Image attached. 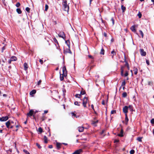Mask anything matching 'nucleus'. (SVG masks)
<instances>
[{
  "instance_id": "1",
  "label": "nucleus",
  "mask_w": 154,
  "mask_h": 154,
  "mask_svg": "<svg viewBox=\"0 0 154 154\" xmlns=\"http://www.w3.org/2000/svg\"><path fill=\"white\" fill-rule=\"evenodd\" d=\"M62 5L64 11L68 12L69 10V7L67 4L66 0H63L62 2Z\"/></svg>"
},
{
  "instance_id": "2",
  "label": "nucleus",
  "mask_w": 154,
  "mask_h": 154,
  "mask_svg": "<svg viewBox=\"0 0 154 154\" xmlns=\"http://www.w3.org/2000/svg\"><path fill=\"white\" fill-rule=\"evenodd\" d=\"M67 45L68 47V48H66L64 50V53L66 54L67 53H69L71 54H72V52L70 49V45L69 44H67Z\"/></svg>"
},
{
  "instance_id": "3",
  "label": "nucleus",
  "mask_w": 154,
  "mask_h": 154,
  "mask_svg": "<svg viewBox=\"0 0 154 154\" xmlns=\"http://www.w3.org/2000/svg\"><path fill=\"white\" fill-rule=\"evenodd\" d=\"M88 99L86 97H85L83 100L82 104L84 107H86V104L87 103Z\"/></svg>"
},
{
  "instance_id": "4",
  "label": "nucleus",
  "mask_w": 154,
  "mask_h": 154,
  "mask_svg": "<svg viewBox=\"0 0 154 154\" xmlns=\"http://www.w3.org/2000/svg\"><path fill=\"white\" fill-rule=\"evenodd\" d=\"M62 71L63 73L62 75H64L65 77L67 75V71L65 66H64L62 68Z\"/></svg>"
},
{
  "instance_id": "5",
  "label": "nucleus",
  "mask_w": 154,
  "mask_h": 154,
  "mask_svg": "<svg viewBox=\"0 0 154 154\" xmlns=\"http://www.w3.org/2000/svg\"><path fill=\"white\" fill-rule=\"evenodd\" d=\"M58 36L59 37H61L64 39H65V35L64 32H60L58 34Z\"/></svg>"
},
{
  "instance_id": "6",
  "label": "nucleus",
  "mask_w": 154,
  "mask_h": 154,
  "mask_svg": "<svg viewBox=\"0 0 154 154\" xmlns=\"http://www.w3.org/2000/svg\"><path fill=\"white\" fill-rule=\"evenodd\" d=\"M9 119L8 117V116H5L2 117L0 118V121L1 122L5 121L8 120Z\"/></svg>"
},
{
  "instance_id": "7",
  "label": "nucleus",
  "mask_w": 154,
  "mask_h": 154,
  "mask_svg": "<svg viewBox=\"0 0 154 154\" xmlns=\"http://www.w3.org/2000/svg\"><path fill=\"white\" fill-rule=\"evenodd\" d=\"M128 107L127 106H125L123 108V112L125 114H127L128 112Z\"/></svg>"
},
{
  "instance_id": "8",
  "label": "nucleus",
  "mask_w": 154,
  "mask_h": 154,
  "mask_svg": "<svg viewBox=\"0 0 154 154\" xmlns=\"http://www.w3.org/2000/svg\"><path fill=\"white\" fill-rule=\"evenodd\" d=\"M82 152V150L81 149H80L78 150H76L72 154H80Z\"/></svg>"
},
{
  "instance_id": "9",
  "label": "nucleus",
  "mask_w": 154,
  "mask_h": 154,
  "mask_svg": "<svg viewBox=\"0 0 154 154\" xmlns=\"http://www.w3.org/2000/svg\"><path fill=\"white\" fill-rule=\"evenodd\" d=\"M140 52L141 55L142 56H145L146 54V52L144 51L143 49H140Z\"/></svg>"
},
{
  "instance_id": "10",
  "label": "nucleus",
  "mask_w": 154,
  "mask_h": 154,
  "mask_svg": "<svg viewBox=\"0 0 154 154\" xmlns=\"http://www.w3.org/2000/svg\"><path fill=\"white\" fill-rule=\"evenodd\" d=\"M34 111L32 110H31L29 111V112L27 113V116H32Z\"/></svg>"
},
{
  "instance_id": "11",
  "label": "nucleus",
  "mask_w": 154,
  "mask_h": 154,
  "mask_svg": "<svg viewBox=\"0 0 154 154\" xmlns=\"http://www.w3.org/2000/svg\"><path fill=\"white\" fill-rule=\"evenodd\" d=\"M125 68L124 66H122L121 68V74L122 76H123V72L124 71V68Z\"/></svg>"
},
{
  "instance_id": "12",
  "label": "nucleus",
  "mask_w": 154,
  "mask_h": 154,
  "mask_svg": "<svg viewBox=\"0 0 154 154\" xmlns=\"http://www.w3.org/2000/svg\"><path fill=\"white\" fill-rule=\"evenodd\" d=\"M11 124L10 123V120L8 121L6 123V127L8 128H9L10 125H11Z\"/></svg>"
},
{
  "instance_id": "13",
  "label": "nucleus",
  "mask_w": 154,
  "mask_h": 154,
  "mask_svg": "<svg viewBox=\"0 0 154 154\" xmlns=\"http://www.w3.org/2000/svg\"><path fill=\"white\" fill-rule=\"evenodd\" d=\"M125 124L127 125L128 124V117L127 114L125 115Z\"/></svg>"
},
{
  "instance_id": "14",
  "label": "nucleus",
  "mask_w": 154,
  "mask_h": 154,
  "mask_svg": "<svg viewBox=\"0 0 154 154\" xmlns=\"http://www.w3.org/2000/svg\"><path fill=\"white\" fill-rule=\"evenodd\" d=\"M24 68L25 70H27L28 68V66L27 63H24Z\"/></svg>"
},
{
  "instance_id": "15",
  "label": "nucleus",
  "mask_w": 154,
  "mask_h": 154,
  "mask_svg": "<svg viewBox=\"0 0 154 154\" xmlns=\"http://www.w3.org/2000/svg\"><path fill=\"white\" fill-rule=\"evenodd\" d=\"M84 127H78V130L80 132H82L84 131Z\"/></svg>"
},
{
  "instance_id": "16",
  "label": "nucleus",
  "mask_w": 154,
  "mask_h": 154,
  "mask_svg": "<svg viewBox=\"0 0 154 154\" xmlns=\"http://www.w3.org/2000/svg\"><path fill=\"white\" fill-rule=\"evenodd\" d=\"M131 29L133 32H135L136 30L135 28V26H133L131 27Z\"/></svg>"
},
{
  "instance_id": "17",
  "label": "nucleus",
  "mask_w": 154,
  "mask_h": 154,
  "mask_svg": "<svg viewBox=\"0 0 154 154\" xmlns=\"http://www.w3.org/2000/svg\"><path fill=\"white\" fill-rule=\"evenodd\" d=\"M10 59L12 61H15L17 60V57L14 56H12L11 57Z\"/></svg>"
},
{
  "instance_id": "18",
  "label": "nucleus",
  "mask_w": 154,
  "mask_h": 154,
  "mask_svg": "<svg viewBox=\"0 0 154 154\" xmlns=\"http://www.w3.org/2000/svg\"><path fill=\"white\" fill-rule=\"evenodd\" d=\"M98 122V120H97L96 121H93L92 122V124L94 126H96Z\"/></svg>"
},
{
  "instance_id": "19",
  "label": "nucleus",
  "mask_w": 154,
  "mask_h": 154,
  "mask_svg": "<svg viewBox=\"0 0 154 154\" xmlns=\"http://www.w3.org/2000/svg\"><path fill=\"white\" fill-rule=\"evenodd\" d=\"M123 131L122 129H121L120 133L118 134V136L119 137H122L123 136Z\"/></svg>"
},
{
  "instance_id": "20",
  "label": "nucleus",
  "mask_w": 154,
  "mask_h": 154,
  "mask_svg": "<svg viewBox=\"0 0 154 154\" xmlns=\"http://www.w3.org/2000/svg\"><path fill=\"white\" fill-rule=\"evenodd\" d=\"M61 143H57L56 144V146L58 149H59L60 148Z\"/></svg>"
},
{
  "instance_id": "21",
  "label": "nucleus",
  "mask_w": 154,
  "mask_h": 154,
  "mask_svg": "<svg viewBox=\"0 0 154 154\" xmlns=\"http://www.w3.org/2000/svg\"><path fill=\"white\" fill-rule=\"evenodd\" d=\"M36 93V91L35 90H33L30 92V95H32L35 94Z\"/></svg>"
},
{
  "instance_id": "22",
  "label": "nucleus",
  "mask_w": 154,
  "mask_h": 154,
  "mask_svg": "<svg viewBox=\"0 0 154 154\" xmlns=\"http://www.w3.org/2000/svg\"><path fill=\"white\" fill-rule=\"evenodd\" d=\"M111 53L112 54V58H113V57L114 55H115L116 54V53L115 52L114 50H113L111 52Z\"/></svg>"
},
{
  "instance_id": "23",
  "label": "nucleus",
  "mask_w": 154,
  "mask_h": 154,
  "mask_svg": "<svg viewBox=\"0 0 154 154\" xmlns=\"http://www.w3.org/2000/svg\"><path fill=\"white\" fill-rule=\"evenodd\" d=\"M44 142L45 143H48V138L46 136H45L44 137Z\"/></svg>"
},
{
  "instance_id": "24",
  "label": "nucleus",
  "mask_w": 154,
  "mask_h": 154,
  "mask_svg": "<svg viewBox=\"0 0 154 154\" xmlns=\"http://www.w3.org/2000/svg\"><path fill=\"white\" fill-rule=\"evenodd\" d=\"M16 11L18 14H21L22 13V11L20 8H17Z\"/></svg>"
},
{
  "instance_id": "25",
  "label": "nucleus",
  "mask_w": 154,
  "mask_h": 154,
  "mask_svg": "<svg viewBox=\"0 0 154 154\" xmlns=\"http://www.w3.org/2000/svg\"><path fill=\"white\" fill-rule=\"evenodd\" d=\"M64 75H62L61 74H60V79L61 81H63L64 79Z\"/></svg>"
},
{
  "instance_id": "26",
  "label": "nucleus",
  "mask_w": 154,
  "mask_h": 154,
  "mask_svg": "<svg viewBox=\"0 0 154 154\" xmlns=\"http://www.w3.org/2000/svg\"><path fill=\"white\" fill-rule=\"evenodd\" d=\"M133 70L134 71V74L135 75H137L138 72V70L136 68H134Z\"/></svg>"
},
{
  "instance_id": "27",
  "label": "nucleus",
  "mask_w": 154,
  "mask_h": 154,
  "mask_svg": "<svg viewBox=\"0 0 154 154\" xmlns=\"http://www.w3.org/2000/svg\"><path fill=\"white\" fill-rule=\"evenodd\" d=\"M121 9L122 10V11L124 12L126 10V8L125 7H124L123 5H122L121 6Z\"/></svg>"
},
{
  "instance_id": "28",
  "label": "nucleus",
  "mask_w": 154,
  "mask_h": 154,
  "mask_svg": "<svg viewBox=\"0 0 154 154\" xmlns=\"http://www.w3.org/2000/svg\"><path fill=\"white\" fill-rule=\"evenodd\" d=\"M124 62L125 63V66H125H125H128V65H129V64H128V62L126 60V58H125V57Z\"/></svg>"
},
{
  "instance_id": "29",
  "label": "nucleus",
  "mask_w": 154,
  "mask_h": 154,
  "mask_svg": "<svg viewBox=\"0 0 154 154\" xmlns=\"http://www.w3.org/2000/svg\"><path fill=\"white\" fill-rule=\"evenodd\" d=\"M127 96V94L126 92H124L122 94V96L123 97H126Z\"/></svg>"
},
{
  "instance_id": "30",
  "label": "nucleus",
  "mask_w": 154,
  "mask_h": 154,
  "mask_svg": "<svg viewBox=\"0 0 154 154\" xmlns=\"http://www.w3.org/2000/svg\"><path fill=\"white\" fill-rule=\"evenodd\" d=\"M85 94V91H83V89L80 92L81 95H84Z\"/></svg>"
},
{
  "instance_id": "31",
  "label": "nucleus",
  "mask_w": 154,
  "mask_h": 154,
  "mask_svg": "<svg viewBox=\"0 0 154 154\" xmlns=\"http://www.w3.org/2000/svg\"><path fill=\"white\" fill-rule=\"evenodd\" d=\"M100 54H102L103 55L104 54V50L103 49V48H102L101 51L100 52Z\"/></svg>"
},
{
  "instance_id": "32",
  "label": "nucleus",
  "mask_w": 154,
  "mask_h": 154,
  "mask_svg": "<svg viewBox=\"0 0 154 154\" xmlns=\"http://www.w3.org/2000/svg\"><path fill=\"white\" fill-rule=\"evenodd\" d=\"M142 137H138L137 138V140L139 142H142Z\"/></svg>"
},
{
  "instance_id": "33",
  "label": "nucleus",
  "mask_w": 154,
  "mask_h": 154,
  "mask_svg": "<svg viewBox=\"0 0 154 154\" xmlns=\"http://www.w3.org/2000/svg\"><path fill=\"white\" fill-rule=\"evenodd\" d=\"M26 11L28 13L30 12V8L29 7H26Z\"/></svg>"
},
{
  "instance_id": "34",
  "label": "nucleus",
  "mask_w": 154,
  "mask_h": 154,
  "mask_svg": "<svg viewBox=\"0 0 154 154\" xmlns=\"http://www.w3.org/2000/svg\"><path fill=\"white\" fill-rule=\"evenodd\" d=\"M71 114L72 116H74V117L76 118H77L78 117L77 115L75 114V113L74 112H72L71 113Z\"/></svg>"
},
{
  "instance_id": "35",
  "label": "nucleus",
  "mask_w": 154,
  "mask_h": 154,
  "mask_svg": "<svg viewBox=\"0 0 154 154\" xmlns=\"http://www.w3.org/2000/svg\"><path fill=\"white\" fill-rule=\"evenodd\" d=\"M139 32H140V34H141V35L142 37L143 38V35H144L143 33V32L141 30H140Z\"/></svg>"
},
{
  "instance_id": "36",
  "label": "nucleus",
  "mask_w": 154,
  "mask_h": 154,
  "mask_svg": "<svg viewBox=\"0 0 154 154\" xmlns=\"http://www.w3.org/2000/svg\"><path fill=\"white\" fill-rule=\"evenodd\" d=\"M81 95L80 94H76L75 95V96L77 98H80Z\"/></svg>"
},
{
  "instance_id": "37",
  "label": "nucleus",
  "mask_w": 154,
  "mask_h": 154,
  "mask_svg": "<svg viewBox=\"0 0 154 154\" xmlns=\"http://www.w3.org/2000/svg\"><path fill=\"white\" fill-rule=\"evenodd\" d=\"M126 84V82L125 80H124L122 83L121 86H124Z\"/></svg>"
},
{
  "instance_id": "38",
  "label": "nucleus",
  "mask_w": 154,
  "mask_h": 154,
  "mask_svg": "<svg viewBox=\"0 0 154 154\" xmlns=\"http://www.w3.org/2000/svg\"><path fill=\"white\" fill-rule=\"evenodd\" d=\"M48 8V6L47 4H46L45 5V11H47Z\"/></svg>"
},
{
  "instance_id": "39",
  "label": "nucleus",
  "mask_w": 154,
  "mask_h": 154,
  "mask_svg": "<svg viewBox=\"0 0 154 154\" xmlns=\"http://www.w3.org/2000/svg\"><path fill=\"white\" fill-rule=\"evenodd\" d=\"M74 103V104L75 105H77L78 106H80V104H79V102L77 101H76Z\"/></svg>"
},
{
  "instance_id": "40",
  "label": "nucleus",
  "mask_w": 154,
  "mask_h": 154,
  "mask_svg": "<svg viewBox=\"0 0 154 154\" xmlns=\"http://www.w3.org/2000/svg\"><path fill=\"white\" fill-rule=\"evenodd\" d=\"M42 128L41 127H39L38 128V131L40 132V133H42Z\"/></svg>"
},
{
  "instance_id": "41",
  "label": "nucleus",
  "mask_w": 154,
  "mask_h": 154,
  "mask_svg": "<svg viewBox=\"0 0 154 154\" xmlns=\"http://www.w3.org/2000/svg\"><path fill=\"white\" fill-rule=\"evenodd\" d=\"M23 151L26 154H30L29 153L27 150H26V149H23Z\"/></svg>"
},
{
  "instance_id": "42",
  "label": "nucleus",
  "mask_w": 154,
  "mask_h": 154,
  "mask_svg": "<svg viewBox=\"0 0 154 154\" xmlns=\"http://www.w3.org/2000/svg\"><path fill=\"white\" fill-rule=\"evenodd\" d=\"M53 41L54 42L57 43V44L58 45V41L57 39L55 38H53Z\"/></svg>"
},
{
  "instance_id": "43",
  "label": "nucleus",
  "mask_w": 154,
  "mask_h": 154,
  "mask_svg": "<svg viewBox=\"0 0 154 154\" xmlns=\"http://www.w3.org/2000/svg\"><path fill=\"white\" fill-rule=\"evenodd\" d=\"M128 108L130 109L131 111H132L133 109V106L131 105H129L128 107Z\"/></svg>"
},
{
  "instance_id": "44",
  "label": "nucleus",
  "mask_w": 154,
  "mask_h": 154,
  "mask_svg": "<svg viewBox=\"0 0 154 154\" xmlns=\"http://www.w3.org/2000/svg\"><path fill=\"white\" fill-rule=\"evenodd\" d=\"M134 150L133 149H132L130 151V154H134Z\"/></svg>"
},
{
  "instance_id": "45",
  "label": "nucleus",
  "mask_w": 154,
  "mask_h": 154,
  "mask_svg": "<svg viewBox=\"0 0 154 154\" xmlns=\"http://www.w3.org/2000/svg\"><path fill=\"white\" fill-rule=\"evenodd\" d=\"M20 3L19 2H18L17 3L16 5V6L18 8L20 6Z\"/></svg>"
},
{
  "instance_id": "46",
  "label": "nucleus",
  "mask_w": 154,
  "mask_h": 154,
  "mask_svg": "<svg viewBox=\"0 0 154 154\" xmlns=\"http://www.w3.org/2000/svg\"><path fill=\"white\" fill-rule=\"evenodd\" d=\"M36 145L39 149H41L42 148V147L40 146V145L38 143H36Z\"/></svg>"
},
{
  "instance_id": "47",
  "label": "nucleus",
  "mask_w": 154,
  "mask_h": 154,
  "mask_svg": "<svg viewBox=\"0 0 154 154\" xmlns=\"http://www.w3.org/2000/svg\"><path fill=\"white\" fill-rule=\"evenodd\" d=\"M116 110H112L111 111V114H113L114 113H116Z\"/></svg>"
},
{
  "instance_id": "48",
  "label": "nucleus",
  "mask_w": 154,
  "mask_h": 154,
  "mask_svg": "<svg viewBox=\"0 0 154 154\" xmlns=\"http://www.w3.org/2000/svg\"><path fill=\"white\" fill-rule=\"evenodd\" d=\"M139 17L140 18L142 16V14L141 13H139L137 14Z\"/></svg>"
},
{
  "instance_id": "49",
  "label": "nucleus",
  "mask_w": 154,
  "mask_h": 154,
  "mask_svg": "<svg viewBox=\"0 0 154 154\" xmlns=\"http://www.w3.org/2000/svg\"><path fill=\"white\" fill-rule=\"evenodd\" d=\"M146 62L148 65H149V61L148 60L146 59Z\"/></svg>"
},
{
  "instance_id": "50",
  "label": "nucleus",
  "mask_w": 154,
  "mask_h": 154,
  "mask_svg": "<svg viewBox=\"0 0 154 154\" xmlns=\"http://www.w3.org/2000/svg\"><path fill=\"white\" fill-rule=\"evenodd\" d=\"M111 20L112 21V23L113 25H114V20L113 19V18H112L111 19Z\"/></svg>"
},
{
  "instance_id": "51",
  "label": "nucleus",
  "mask_w": 154,
  "mask_h": 154,
  "mask_svg": "<svg viewBox=\"0 0 154 154\" xmlns=\"http://www.w3.org/2000/svg\"><path fill=\"white\" fill-rule=\"evenodd\" d=\"M128 75V72L127 71H126L125 73L124 74V75L125 76H127Z\"/></svg>"
},
{
  "instance_id": "52",
  "label": "nucleus",
  "mask_w": 154,
  "mask_h": 154,
  "mask_svg": "<svg viewBox=\"0 0 154 154\" xmlns=\"http://www.w3.org/2000/svg\"><path fill=\"white\" fill-rule=\"evenodd\" d=\"M151 123L152 124H154V119H152L151 120Z\"/></svg>"
},
{
  "instance_id": "53",
  "label": "nucleus",
  "mask_w": 154,
  "mask_h": 154,
  "mask_svg": "<svg viewBox=\"0 0 154 154\" xmlns=\"http://www.w3.org/2000/svg\"><path fill=\"white\" fill-rule=\"evenodd\" d=\"M42 82V81L41 80H39L38 82V85H40L41 84V83Z\"/></svg>"
},
{
  "instance_id": "54",
  "label": "nucleus",
  "mask_w": 154,
  "mask_h": 154,
  "mask_svg": "<svg viewBox=\"0 0 154 154\" xmlns=\"http://www.w3.org/2000/svg\"><path fill=\"white\" fill-rule=\"evenodd\" d=\"M39 62L41 64H42L43 63V60L41 59H40L39 60Z\"/></svg>"
},
{
  "instance_id": "55",
  "label": "nucleus",
  "mask_w": 154,
  "mask_h": 154,
  "mask_svg": "<svg viewBox=\"0 0 154 154\" xmlns=\"http://www.w3.org/2000/svg\"><path fill=\"white\" fill-rule=\"evenodd\" d=\"M5 49V46H4L2 48V52H3L4 50Z\"/></svg>"
},
{
  "instance_id": "56",
  "label": "nucleus",
  "mask_w": 154,
  "mask_h": 154,
  "mask_svg": "<svg viewBox=\"0 0 154 154\" xmlns=\"http://www.w3.org/2000/svg\"><path fill=\"white\" fill-rule=\"evenodd\" d=\"M10 123L11 125H13V124H14V122L10 120Z\"/></svg>"
},
{
  "instance_id": "57",
  "label": "nucleus",
  "mask_w": 154,
  "mask_h": 154,
  "mask_svg": "<svg viewBox=\"0 0 154 154\" xmlns=\"http://www.w3.org/2000/svg\"><path fill=\"white\" fill-rule=\"evenodd\" d=\"M88 57L90 58L93 59V57L91 55H88Z\"/></svg>"
},
{
  "instance_id": "58",
  "label": "nucleus",
  "mask_w": 154,
  "mask_h": 154,
  "mask_svg": "<svg viewBox=\"0 0 154 154\" xmlns=\"http://www.w3.org/2000/svg\"><path fill=\"white\" fill-rule=\"evenodd\" d=\"M12 61L11 60V59H10V60H8V63L9 64H10L11 63V62Z\"/></svg>"
},
{
  "instance_id": "59",
  "label": "nucleus",
  "mask_w": 154,
  "mask_h": 154,
  "mask_svg": "<svg viewBox=\"0 0 154 154\" xmlns=\"http://www.w3.org/2000/svg\"><path fill=\"white\" fill-rule=\"evenodd\" d=\"M14 126V125H10V128H12Z\"/></svg>"
},
{
  "instance_id": "60",
  "label": "nucleus",
  "mask_w": 154,
  "mask_h": 154,
  "mask_svg": "<svg viewBox=\"0 0 154 154\" xmlns=\"http://www.w3.org/2000/svg\"><path fill=\"white\" fill-rule=\"evenodd\" d=\"M48 148L51 149L53 148V146L52 145H49L48 146Z\"/></svg>"
},
{
  "instance_id": "61",
  "label": "nucleus",
  "mask_w": 154,
  "mask_h": 154,
  "mask_svg": "<svg viewBox=\"0 0 154 154\" xmlns=\"http://www.w3.org/2000/svg\"><path fill=\"white\" fill-rule=\"evenodd\" d=\"M102 104L103 105H105V101L104 100H103L102 102Z\"/></svg>"
},
{
  "instance_id": "62",
  "label": "nucleus",
  "mask_w": 154,
  "mask_h": 154,
  "mask_svg": "<svg viewBox=\"0 0 154 154\" xmlns=\"http://www.w3.org/2000/svg\"><path fill=\"white\" fill-rule=\"evenodd\" d=\"M91 107L92 108V109L94 110V105H93V104H92L91 105Z\"/></svg>"
},
{
  "instance_id": "63",
  "label": "nucleus",
  "mask_w": 154,
  "mask_h": 154,
  "mask_svg": "<svg viewBox=\"0 0 154 154\" xmlns=\"http://www.w3.org/2000/svg\"><path fill=\"white\" fill-rule=\"evenodd\" d=\"M41 119L42 121H44L45 119L44 116H43L41 118Z\"/></svg>"
},
{
  "instance_id": "64",
  "label": "nucleus",
  "mask_w": 154,
  "mask_h": 154,
  "mask_svg": "<svg viewBox=\"0 0 154 154\" xmlns=\"http://www.w3.org/2000/svg\"><path fill=\"white\" fill-rule=\"evenodd\" d=\"M103 35L105 37H107V34L105 32L103 33Z\"/></svg>"
}]
</instances>
